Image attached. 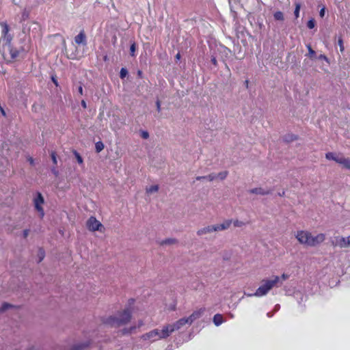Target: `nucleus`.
Returning <instances> with one entry per match:
<instances>
[{"label": "nucleus", "mask_w": 350, "mask_h": 350, "mask_svg": "<svg viewBox=\"0 0 350 350\" xmlns=\"http://www.w3.org/2000/svg\"><path fill=\"white\" fill-rule=\"evenodd\" d=\"M131 314V309L126 308L122 312H119L113 316L103 319V322L105 325L110 327H118L130 321Z\"/></svg>", "instance_id": "nucleus-1"}, {"label": "nucleus", "mask_w": 350, "mask_h": 350, "mask_svg": "<svg viewBox=\"0 0 350 350\" xmlns=\"http://www.w3.org/2000/svg\"><path fill=\"white\" fill-rule=\"evenodd\" d=\"M2 27V36L7 40L8 44L4 45L2 49V55L5 60L12 62L18 55V51L13 49L10 45L12 37L8 34L9 27L5 23L1 24Z\"/></svg>", "instance_id": "nucleus-2"}, {"label": "nucleus", "mask_w": 350, "mask_h": 350, "mask_svg": "<svg viewBox=\"0 0 350 350\" xmlns=\"http://www.w3.org/2000/svg\"><path fill=\"white\" fill-rule=\"evenodd\" d=\"M296 238L298 241L308 246H316L321 243L323 242L325 239L324 234H318L316 236H312L310 232L305 230L297 231Z\"/></svg>", "instance_id": "nucleus-3"}, {"label": "nucleus", "mask_w": 350, "mask_h": 350, "mask_svg": "<svg viewBox=\"0 0 350 350\" xmlns=\"http://www.w3.org/2000/svg\"><path fill=\"white\" fill-rule=\"evenodd\" d=\"M280 280V278L277 275L272 276L271 279L263 280L262 285L256 289V292L254 294L248 295V296L262 297L266 295L271 288L277 286Z\"/></svg>", "instance_id": "nucleus-4"}, {"label": "nucleus", "mask_w": 350, "mask_h": 350, "mask_svg": "<svg viewBox=\"0 0 350 350\" xmlns=\"http://www.w3.org/2000/svg\"><path fill=\"white\" fill-rule=\"evenodd\" d=\"M170 335V328L166 327V325L163 327L162 329H154L148 333L142 336V339L148 340L150 342H155L158 340L166 338Z\"/></svg>", "instance_id": "nucleus-5"}, {"label": "nucleus", "mask_w": 350, "mask_h": 350, "mask_svg": "<svg viewBox=\"0 0 350 350\" xmlns=\"http://www.w3.org/2000/svg\"><path fill=\"white\" fill-rule=\"evenodd\" d=\"M44 202V198L41 193L37 192L35 197L33 198V204L36 210L40 213V216L42 218L44 215V209L42 205Z\"/></svg>", "instance_id": "nucleus-6"}, {"label": "nucleus", "mask_w": 350, "mask_h": 350, "mask_svg": "<svg viewBox=\"0 0 350 350\" xmlns=\"http://www.w3.org/2000/svg\"><path fill=\"white\" fill-rule=\"evenodd\" d=\"M102 227V224L94 217H90L87 221V228L90 231L94 232L96 230H101L100 228Z\"/></svg>", "instance_id": "nucleus-7"}, {"label": "nucleus", "mask_w": 350, "mask_h": 350, "mask_svg": "<svg viewBox=\"0 0 350 350\" xmlns=\"http://www.w3.org/2000/svg\"><path fill=\"white\" fill-rule=\"evenodd\" d=\"M186 324H189V325L191 324L190 321H189L188 317L182 318V319H179L178 321H177L174 324L167 325L166 327L170 328V334H171L173 332H174L175 330L179 329L180 328H181L183 325H185Z\"/></svg>", "instance_id": "nucleus-8"}, {"label": "nucleus", "mask_w": 350, "mask_h": 350, "mask_svg": "<svg viewBox=\"0 0 350 350\" xmlns=\"http://www.w3.org/2000/svg\"><path fill=\"white\" fill-rule=\"evenodd\" d=\"M336 245L341 247H350V235L347 237H339L336 239Z\"/></svg>", "instance_id": "nucleus-9"}, {"label": "nucleus", "mask_w": 350, "mask_h": 350, "mask_svg": "<svg viewBox=\"0 0 350 350\" xmlns=\"http://www.w3.org/2000/svg\"><path fill=\"white\" fill-rule=\"evenodd\" d=\"M232 223V221L231 219H228V220H226L225 221H224L221 224L214 225L215 230V231H221V230H226V229L229 228V227L230 226Z\"/></svg>", "instance_id": "nucleus-10"}, {"label": "nucleus", "mask_w": 350, "mask_h": 350, "mask_svg": "<svg viewBox=\"0 0 350 350\" xmlns=\"http://www.w3.org/2000/svg\"><path fill=\"white\" fill-rule=\"evenodd\" d=\"M205 309L204 308H200L198 310H196L193 312L189 317V321H190V323H192L195 320L199 319L201 317V316L204 312Z\"/></svg>", "instance_id": "nucleus-11"}, {"label": "nucleus", "mask_w": 350, "mask_h": 350, "mask_svg": "<svg viewBox=\"0 0 350 350\" xmlns=\"http://www.w3.org/2000/svg\"><path fill=\"white\" fill-rule=\"evenodd\" d=\"M75 42L77 44H86V36L83 31H81L75 37Z\"/></svg>", "instance_id": "nucleus-12"}, {"label": "nucleus", "mask_w": 350, "mask_h": 350, "mask_svg": "<svg viewBox=\"0 0 350 350\" xmlns=\"http://www.w3.org/2000/svg\"><path fill=\"white\" fill-rule=\"evenodd\" d=\"M250 193L257 194V195H268L271 193L270 190H267L261 187H257L252 189L249 191Z\"/></svg>", "instance_id": "nucleus-13"}, {"label": "nucleus", "mask_w": 350, "mask_h": 350, "mask_svg": "<svg viewBox=\"0 0 350 350\" xmlns=\"http://www.w3.org/2000/svg\"><path fill=\"white\" fill-rule=\"evenodd\" d=\"M213 232H215L214 225L208 226H206L204 228H202L198 230L197 232V234L199 236H202V235L206 234L207 233H211Z\"/></svg>", "instance_id": "nucleus-14"}, {"label": "nucleus", "mask_w": 350, "mask_h": 350, "mask_svg": "<svg viewBox=\"0 0 350 350\" xmlns=\"http://www.w3.org/2000/svg\"><path fill=\"white\" fill-rule=\"evenodd\" d=\"M341 154H338L334 152H327L325 154V158L328 160H333L338 163V160L341 158Z\"/></svg>", "instance_id": "nucleus-15"}, {"label": "nucleus", "mask_w": 350, "mask_h": 350, "mask_svg": "<svg viewBox=\"0 0 350 350\" xmlns=\"http://www.w3.org/2000/svg\"><path fill=\"white\" fill-rule=\"evenodd\" d=\"M338 163L342 165V166L350 170V159L349 158H345L342 155L340 160H338Z\"/></svg>", "instance_id": "nucleus-16"}, {"label": "nucleus", "mask_w": 350, "mask_h": 350, "mask_svg": "<svg viewBox=\"0 0 350 350\" xmlns=\"http://www.w3.org/2000/svg\"><path fill=\"white\" fill-rule=\"evenodd\" d=\"M213 323L216 326L220 325L223 323V316L220 314H217L213 317Z\"/></svg>", "instance_id": "nucleus-17"}, {"label": "nucleus", "mask_w": 350, "mask_h": 350, "mask_svg": "<svg viewBox=\"0 0 350 350\" xmlns=\"http://www.w3.org/2000/svg\"><path fill=\"white\" fill-rule=\"evenodd\" d=\"M90 345V342L88 341L84 343L77 344L73 347V350H81Z\"/></svg>", "instance_id": "nucleus-18"}, {"label": "nucleus", "mask_w": 350, "mask_h": 350, "mask_svg": "<svg viewBox=\"0 0 350 350\" xmlns=\"http://www.w3.org/2000/svg\"><path fill=\"white\" fill-rule=\"evenodd\" d=\"M273 17L276 21H284V14L282 12L278 11L273 14Z\"/></svg>", "instance_id": "nucleus-19"}, {"label": "nucleus", "mask_w": 350, "mask_h": 350, "mask_svg": "<svg viewBox=\"0 0 350 350\" xmlns=\"http://www.w3.org/2000/svg\"><path fill=\"white\" fill-rule=\"evenodd\" d=\"M146 193H152L157 192L159 190V186L157 185H152L146 188Z\"/></svg>", "instance_id": "nucleus-20"}, {"label": "nucleus", "mask_w": 350, "mask_h": 350, "mask_svg": "<svg viewBox=\"0 0 350 350\" xmlns=\"http://www.w3.org/2000/svg\"><path fill=\"white\" fill-rule=\"evenodd\" d=\"M95 149L96 152H100L104 149V144L102 142L99 141L95 144Z\"/></svg>", "instance_id": "nucleus-21"}, {"label": "nucleus", "mask_w": 350, "mask_h": 350, "mask_svg": "<svg viewBox=\"0 0 350 350\" xmlns=\"http://www.w3.org/2000/svg\"><path fill=\"white\" fill-rule=\"evenodd\" d=\"M177 242L176 239H166L161 242V245H167V244H173L176 243Z\"/></svg>", "instance_id": "nucleus-22"}, {"label": "nucleus", "mask_w": 350, "mask_h": 350, "mask_svg": "<svg viewBox=\"0 0 350 350\" xmlns=\"http://www.w3.org/2000/svg\"><path fill=\"white\" fill-rule=\"evenodd\" d=\"M136 49H137V45H136V43L134 42H133L131 44V46H130V55L132 57H135V51H136Z\"/></svg>", "instance_id": "nucleus-23"}, {"label": "nucleus", "mask_w": 350, "mask_h": 350, "mask_svg": "<svg viewBox=\"0 0 350 350\" xmlns=\"http://www.w3.org/2000/svg\"><path fill=\"white\" fill-rule=\"evenodd\" d=\"M300 8H301V5L299 3H295V11H294V15L295 16V18H299V11H300Z\"/></svg>", "instance_id": "nucleus-24"}, {"label": "nucleus", "mask_w": 350, "mask_h": 350, "mask_svg": "<svg viewBox=\"0 0 350 350\" xmlns=\"http://www.w3.org/2000/svg\"><path fill=\"white\" fill-rule=\"evenodd\" d=\"M217 178H219L220 180L225 179L228 176V172L224 171L221 172H219L218 174H216Z\"/></svg>", "instance_id": "nucleus-25"}, {"label": "nucleus", "mask_w": 350, "mask_h": 350, "mask_svg": "<svg viewBox=\"0 0 350 350\" xmlns=\"http://www.w3.org/2000/svg\"><path fill=\"white\" fill-rule=\"evenodd\" d=\"M307 48L308 50V56L311 58L314 57L316 55L315 51L312 49L310 44L307 45Z\"/></svg>", "instance_id": "nucleus-26"}, {"label": "nucleus", "mask_w": 350, "mask_h": 350, "mask_svg": "<svg viewBox=\"0 0 350 350\" xmlns=\"http://www.w3.org/2000/svg\"><path fill=\"white\" fill-rule=\"evenodd\" d=\"M316 23L313 18L310 19L307 23V27L309 29H313L315 27Z\"/></svg>", "instance_id": "nucleus-27"}, {"label": "nucleus", "mask_w": 350, "mask_h": 350, "mask_svg": "<svg viewBox=\"0 0 350 350\" xmlns=\"http://www.w3.org/2000/svg\"><path fill=\"white\" fill-rule=\"evenodd\" d=\"M127 74H128V71L126 68H121L120 72V77L121 79H124V77H126Z\"/></svg>", "instance_id": "nucleus-28"}, {"label": "nucleus", "mask_w": 350, "mask_h": 350, "mask_svg": "<svg viewBox=\"0 0 350 350\" xmlns=\"http://www.w3.org/2000/svg\"><path fill=\"white\" fill-rule=\"evenodd\" d=\"M135 326L131 327L130 328H126L123 329L122 332L124 334H131L135 329Z\"/></svg>", "instance_id": "nucleus-29"}, {"label": "nucleus", "mask_w": 350, "mask_h": 350, "mask_svg": "<svg viewBox=\"0 0 350 350\" xmlns=\"http://www.w3.org/2000/svg\"><path fill=\"white\" fill-rule=\"evenodd\" d=\"M233 224L235 227H242L243 226L245 225V223H244L243 221H239V220H234L233 221Z\"/></svg>", "instance_id": "nucleus-30"}, {"label": "nucleus", "mask_w": 350, "mask_h": 350, "mask_svg": "<svg viewBox=\"0 0 350 350\" xmlns=\"http://www.w3.org/2000/svg\"><path fill=\"white\" fill-rule=\"evenodd\" d=\"M44 250H42V248H40L38 251V256H39V261L38 262H40L42 261L44 258Z\"/></svg>", "instance_id": "nucleus-31"}, {"label": "nucleus", "mask_w": 350, "mask_h": 350, "mask_svg": "<svg viewBox=\"0 0 350 350\" xmlns=\"http://www.w3.org/2000/svg\"><path fill=\"white\" fill-rule=\"evenodd\" d=\"M338 45L340 46V51L341 53H342L345 51V47L343 45V40L341 37H340L338 38Z\"/></svg>", "instance_id": "nucleus-32"}, {"label": "nucleus", "mask_w": 350, "mask_h": 350, "mask_svg": "<svg viewBox=\"0 0 350 350\" xmlns=\"http://www.w3.org/2000/svg\"><path fill=\"white\" fill-rule=\"evenodd\" d=\"M217 178V176L215 174H211L208 176H206V180L208 181H213V180Z\"/></svg>", "instance_id": "nucleus-33"}, {"label": "nucleus", "mask_w": 350, "mask_h": 350, "mask_svg": "<svg viewBox=\"0 0 350 350\" xmlns=\"http://www.w3.org/2000/svg\"><path fill=\"white\" fill-rule=\"evenodd\" d=\"M11 307H12V305H10L7 303H4V304H3L2 307L0 308V312L4 311V310H7L8 308H11Z\"/></svg>", "instance_id": "nucleus-34"}, {"label": "nucleus", "mask_w": 350, "mask_h": 350, "mask_svg": "<svg viewBox=\"0 0 350 350\" xmlns=\"http://www.w3.org/2000/svg\"><path fill=\"white\" fill-rule=\"evenodd\" d=\"M75 154L77 158V162L80 164L83 163V159L80 156V154L77 152H75Z\"/></svg>", "instance_id": "nucleus-35"}, {"label": "nucleus", "mask_w": 350, "mask_h": 350, "mask_svg": "<svg viewBox=\"0 0 350 350\" xmlns=\"http://www.w3.org/2000/svg\"><path fill=\"white\" fill-rule=\"evenodd\" d=\"M141 136L143 139H148L149 137V134L146 131H142L141 133Z\"/></svg>", "instance_id": "nucleus-36"}, {"label": "nucleus", "mask_w": 350, "mask_h": 350, "mask_svg": "<svg viewBox=\"0 0 350 350\" xmlns=\"http://www.w3.org/2000/svg\"><path fill=\"white\" fill-rule=\"evenodd\" d=\"M51 159L53 160V163L57 164V158H56L55 153L54 152H53L51 153Z\"/></svg>", "instance_id": "nucleus-37"}, {"label": "nucleus", "mask_w": 350, "mask_h": 350, "mask_svg": "<svg viewBox=\"0 0 350 350\" xmlns=\"http://www.w3.org/2000/svg\"><path fill=\"white\" fill-rule=\"evenodd\" d=\"M157 109L158 111H161V103L159 100H157L156 102Z\"/></svg>", "instance_id": "nucleus-38"}, {"label": "nucleus", "mask_w": 350, "mask_h": 350, "mask_svg": "<svg viewBox=\"0 0 350 350\" xmlns=\"http://www.w3.org/2000/svg\"><path fill=\"white\" fill-rule=\"evenodd\" d=\"M319 15L321 17H323L324 15H325V8H323L320 12H319Z\"/></svg>", "instance_id": "nucleus-39"}, {"label": "nucleus", "mask_w": 350, "mask_h": 350, "mask_svg": "<svg viewBox=\"0 0 350 350\" xmlns=\"http://www.w3.org/2000/svg\"><path fill=\"white\" fill-rule=\"evenodd\" d=\"M211 62L213 63V65L215 66H217V59L215 57H211Z\"/></svg>", "instance_id": "nucleus-40"}, {"label": "nucleus", "mask_w": 350, "mask_h": 350, "mask_svg": "<svg viewBox=\"0 0 350 350\" xmlns=\"http://www.w3.org/2000/svg\"><path fill=\"white\" fill-rule=\"evenodd\" d=\"M28 161L29 162L30 165H34V160L32 157H29Z\"/></svg>", "instance_id": "nucleus-41"}, {"label": "nucleus", "mask_w": 350, "mask_h": 350, "mask_svg": "<svg viewBox=\"0 0 350 350\" xmlns=\"http://www.w3.org/2000/svg\"><path fill=\"white\" fill-rule=\"evenodd\" d=\"M29 230H27H27H25L23 231V237H24V238H26V237L28 236V234H29Z\"/></svg>", "instance_id": "nucleus-42"}, {"label": "nucleus", "mask_w": 350, "mask_h": 350, "mask_svg": "<svg viewBox=\"0 0 350 350\" xmlns=\"http://www.w3.org/2000/svg\"><path fill=\"white\" fill-rule=\"evenodd\" d=\"M281 278L283 280H286L288 278V275L287 274H285V273H283L281 276Z\"/></svg>", "instance_id": "nucleus-43"}, {"label": "nucleus", "mask_w": 350, "mask_h": 350, "mask_svg": "<svg viewBox=\"0 0 350 350\" xmlns=\"http://www.w3.org/2000/svg\"><path fill=\"white\" fill-rule=\"evenodd\" d=\"M319 59H324L325 61L328 60L327 57L325 55H321L319 56Z\"/></svg>", "instance_id": "nucleus-44"}, {"label": "nucleus", "mask_w": 350, "mask_h": 350, "mask_svg": "<svg viewBox=\"0 0 350 350\" xmlns=\"http://www.w3.org/2000/svg\"><path fill=\"white\" fill-rule=\"evenodd\" d=\"M78 92L79 93V94L82 95L83 94V87L81 85H80L78 88Z\"/></svg>", "instance_id": "nucleus-45"}, {"label": "nucleus", "mask_w": 350, "mask_h": 350, "mask_svg": "<svg viewBox=\"0 0 350 350\" xmlns=\"http://www.w3.org/2000/svg\"><path fill=\"white\" fill-rule=\"evenodd\" d=\"M196 180H206V176H198V177L196 178Z\"/></svg>", "instance_id": "nucleus-46"}, {"label": "nucleus", "mask_w": 350, "mask_h": 350, "mask_svg": "<svg viewBox=\"0 0 350 350\" xmlns=\"http://www.w3.org/2000/svg\"><path fill=\"white\" fill-rule=\"evenodd\" d=\"M81 105H82V107H83L84 109H85V108L87 107L86 102H85L84 100H83L81 101Z\"/></svg>", "instance_id": "nucleus-47"}, {"label": "nucleus", "mask_w": 350, "mask_h": 350, "mask_svg": "<svg viewBox=\"0 0 350 350\" xmlns=\"http://www.w3.org/2000/svg\"><path fill=\"white\" fill-rule=\"evenodd\" d=\"M52 80H53V83H55V85L56 86H57L58 85L57 81L56 79H55L53 77L52 78Z\"/></svg>", "instance_id": "nucleus-48"}, {"label": "nucleus", "mask_w": 350, "mask_h": 350, "mask_svg": "<svg viewBox=\"0 0 350 350\" xmlns=\"http://www.w3.org/2000/svg\"><path fill=\"white\" fill-rule=\"evenodd\" d=\"M137 75L139 77H142V71L138 70Z\"/></svg>", "instance_id": "nucleus-49"}, {"label": "nucleus", "mask_w": 350, "mask_h": 350, "mask_svg": "<svg viewBox=\"0 0 350 350\" xmlns=\"http://www.w3.org/2000/svg\"><path fill=\"white\" fill-rule=\"evenodd\" d=\"M176 59H180V54L179 53L176 54Z\"/></svg>", "instance_id": "nucleus-50"}, {"label": "nucleus", "mask_w": 350, "mask_h": 350, "mask_svg": "<svg viewBox=\"0 0 350 350\" xmlns=\"http://www.w3.org/2000/svg\"><path fill=\"white\" fill-rule=\"evenodd\" d=\"M1 113L3 114V116H5V112L4 111V109L3 108L1 107Z\"/></svg>", "instance_id": "nucleus-51"}, {"label": "nucleus", "mask_w": 350, "mask_h": 350, "mask_svg": "<svg viewBox=\"0 0 350 350\" xmlns=\"http://www.w3.org/2000/svg\"><path fill=\"white\" fill-rule=\"evenodd\" d=\"M143 324H144V323H143V322H142V321H139V324H138V327H140V326L143 325Z\"/></svg>", "instance_id": "nucleus-52"}, {"label": "nucleus", "mask_w": 350, "mask_h": 350, "mask_svg": "<svg viewBox=\"0 0 350 350\" xmlns=\"http://www.w3.org/2000/svg\"><path fill=\"white\" fill-rule=\"evenodd\" d=\"M52 171L55 175H57L58 173L57 171H56L55 169H53Z\"/></svg>", "instance_id": "nucleus-53"}, {"label": "nucleus", "mask_w": 350, "mask_h": 350, "mask_svg": "<svg viewBox=\"0 0 350 350\" xmlns=\"http://www.w3.org/2000/svg\"><path fill=\"white\" fill-rule=\"evenodd\" d=\"M279 195H280V196H284V191H283L282 193H279Z\"/></svg>", "instance_id": "nucleus-54"}, {"label": "nucleus", "mask_w": 350, "mask_h": 350, "mask_svg": "<svg viewBox=\"0 0 350 350\" xmlns=\"http://www.w3.org/2000/svg\"><path fill=\"white\" fill-rule=\"evenodd\" d=\"M267 316H268L269 317H272V314H270V313H269V312H268V313H267Z\"/></svg>", "instance_id": "nucleus-55"}, {"label": "nucleus", "mask_w": 350, "mask_h": 350, "mask_svg": "<svg viewBox=\"0 0 350 350\" xmlns=\"http://www.w3.org/2000/svg\"><path fill=\"white\" fill-rule=\"evenodd\" d=\"M280 308V306L279 305H276L275 306V308L278 310V308Z\"/></svg>", "instance_id": "nucleus-56"}, {"label": "nucleus", "mask_w": 350, "mask_h": 350, "mask_svg": "<svg viewBox=\"0 0 350 350\" xmlns=\"http://www.w3.org/2000/svg\"><path fill=\"white\" fill-rule=\"evenodd\" d=\"M296 139V137H292V138H291V140H293V139Z\"/></svg>", "instance_id": "nucleus-57"}]
</instances>
